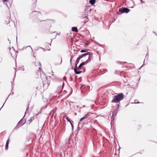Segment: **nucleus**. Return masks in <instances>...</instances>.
<instances>
[{
  "label": "nucleus",
  "mask_w": 157,
  "mask_h": 157,
  "mask_svg": "<svg viewBox=\"0 0 157 157\" xmlns=\"http://www.w3.org/2000/svg\"><path fill=\"white\" fill-rule=\"evenodd\" d=\"M124 98V95L122 93H120L114 96L111 101L112 103H117L122 100Z\"/></svg>",
  "instance_id": "obj_1"
},
{
  "label": "nucleus",
  "mask_w": 157,
  "mask_h": 157,
  "mask_svg": "<svg viewBox=\"0 0 157 157\" xmlns=\"http://www.w3.org/2000/svg\"><path fill=\"white\" fill-rule=\"evenodd\" d=\"M89 9H86L84 10V12L82 13V16L83 18H86V20L84 22V24H85L86 22L88 21V17H87V11H91V9H89V10H88Z\"/></svg>",
  "instance_id": "obj_2"
},
{
  "label": "nucleus",
  "mask_w": 157,
  "mask_h": 157,
  "mask_svg": "<svg viewBox=\"0 0 157 157\" xmlns=\"http://www.w3.org/2000/svg\"><path fill=\"white\" fill-rule=\"evenodd\" d=\"M84 54H86L85 56H86V59H87L86 61H88V63L90 62L92 58V53L87 52V53H85Z\"/></svg>",
  "instance_id": "obj_3"
},
{
  "label": "nucleus",
  "mask_w": 157,
  "mask_h": 157,
  "mask_svg": "<svg viewBox=\"0 0 157 157\" xmlns=\"http://www.w3.org/2000/svg\"><path fill=\"white\" fill-rule=\"evenodd\" d=\"M119 11V12H121L122 13H127L130 11V10L129 9L125 7H122L120 8Z\"/></svg>",
  "instance_id": "obj_4"
},
{
  "label": "nucleus",
  "mask_w": 157,
  "mask_h": 157,
  "mask_svg": "<svg viewBox=\"0 0 157 157\" xmlns=\"http://www.w3.org/2000/svg\"><path fill=\"white\" fill-rule=\"evenodd\" d=\"M64 82L63 81L62 85V86H58L56 91V92L58 94H59L60 92L62 91L63 88L64 86Z\"/></svg>",
  "instance_id": "obj_5"
},
{
  "label": "nucleus",
  "mask_w": 157,
  "mask_h": 157,
  "mask_svg": "<svg viewBox=\"0 0 157 157\" xmlns=\"http://www.w3.org/2000/svg\"><path fill=\"white\" fill-rule=\"evenodd\" d=\"M86 55V54H82L79 56L77 58L76 60V67H77V65L78 64L79 61V60L82 58L84 57Z\"/></svg>",
  "instance_id": "obj_6"
},
{
  "label": "nucleus",
  "mask_w": 157,
  "mask_h": 157,
  "mask_svg": "<svg viewBox=\"0 0 157 157\" xmlns=\"http://www.w3.org/2000/svg\"><path fill=\"white\" fill-rule=\"evenodd\" d=\"M94 114V113H91L90 112L86 114L84 116V117L85 119L88 118L90 119L91 118V116Z\"/></svg>",
  "instance_id": "obj_7"
},
{
  "label": "nucleus",
  "mask_w": 157,
  "mask_h": 157,
  "mask_svg": "<svg viewBox=\"0 0 157 157\" xmlns=\"http://www.w3.org/2000/svg\"><path fill=\"white\" fill-rule=\"evenodd\" d=\"M16 53L17 52L14 49L10 51L11 56L13 58H14L17 56Z\"/></svg>",
  "instance_id": "obj_8"
},
{
  "label": "nucleus",
  "mask_w": 157,
  "mask_h": 157,
  "mask_svg": "<svg viewBox=\"0 0 157 157\" xmlns=\"http://www.w3.org/2000/svg\"><path fill=\"white\" fill-rule=\"evenodd\" d=\"M57 109V107H54V109L52 110L50 112V115H51V117H53L54 114L56 113Z\"/></svg>",
  "instance_id": "obj_9"
},
{
  "label": "nucleus",
  "mask_w": 157,
  "mask_h": 157,
  "mask_svg": "<svg viewBox=\"0 0 157 157\" xmlns=\"http://www.w3.org/2000/svg\"><path fill=\"white\" fill-rule=\"evenodd\" d=\"M88 63V62L86 61L85 62H82L79 65L77 69L78 70L79 69H80L81 67H82V66Z\"/></svg>",
  "instance_id": "obj_10"
},
{
  "label": "nucleus",
  "mask_w": 157,
  "mask_h": 157,
  "mask_svg": "<svg viewBox=\"0 0 157 157\" xmlns=\"http://www.w3.org/2000/svg\"><path fill=\"white\" fill-rule=\"evenodd\" d=\"M35 65L36 67L39 66V69L40 70V71H41V63L39 62H38L35 63Z\"/></svg>",
  "instance_id": "obj_11"
},
{
  "label": "nucleus",
  "mask_w": 157,
  "mask_h": 157,
  "mask_svg": "<svg viewBox=\"0 0 157 157\" xmlns=\"http://www.w3.org/2000/svg\"><path fill=\"white\" fill-rule=\"evenodd\" d=\"M129 3H130V4H132V5L131 6V5H129L128 4V5L129 6L128 7L129 8H133L135 6V5L134 2L132 0H131L129 2Z\"/></svg>",
  "instance_id": "obj_12"
},
{
  "label": "nucleus",
  "mask_w": 157,
  "mask_h": 157,
  "mask_svg": "<svg viewBox=\"0 0 157 157\" xmlns=\"http://www.w3.org/2000/svg\"><path fill=\"white\" fill-rule=\"evenodd\" d=\"M74 71H75V73L76 74H80L81 73H82V71H77V69L76 68V67H75L74 69Z\"/></svg>",
  "instance_id": "obj_13"
},
{
  "label": "nucleus",
  "mask_w": 157,
  "mask_h": 157,
  "mask_svg": "<svg viewBox=\"0 0 157 157\" xmlns=\"http://www.w3.org/2000/svg\"><path fill=\"white\" fill-rule=\"evenodd\" d=\"M71 30L72 31L75 32H78V29L76 27H72L71 28Z\"/></svg>",
  "instance_id": "obj_14"
},
{
  "label": "nucleus",
  "mask_w": 157,
  "mask_h": 157,
  "mask_svg": "<svg viewBox=\"0 0 157 157\" xmlns=\"http://www.w3.org/2000/svg\"><path fill=\"white\" fill-rule=\"evenodd\" d=\"M89 2L91 5H93L95 2V0H90Z\"/></svg>",
  "instance_id": "obj_15"
},
{
  "label": "nucleus",
  "mask_w": 157,
  "mask_h": 157,
  "mask_svg": "<svg viewBox=\"0 0 157 157\" xmlns=\"http://www.w3.org/2000/svg\"><path fill=\"white\" fill-rule=\"evenodd\" d=\"M33 117H32L28 120V121L29 122V123H30L31 122Z\"/></svg>",
  "instance_id": "obj_16"
},
{
  "label": "nucleus",
  "mask_w": 157,
  "mask_h": 157,
  "mask_svg": "<svg viewBox=\"0 0 157 157\" xmlns=\"http://www.w3.org/2000/svg\"><path fill=\"white\" fill-rule=\"evenodd\" d=\"M29 106V105L28 106H27V107L26 108V110L25 112V114L27 113V112H28Z\"/></svg>",
  "instance_id": "obj_17"
},
{
  "label": "nucleus",
  "mask_w": 157,
  "mask_h": 157,
  "mask_svg": "<svg viewBox=\"0 0 157 157\" xmlns=\"http://www.w3.org/2000/svg\"><path fill=\"white\" fill-rule=\"evenodd\" d=\"M80 52L81 53H83L85 52H87V51L86 50L82 49L80 51Z\"/></svg>",
  "instance_id": "obj_18"
},
{
  "label": "nucleus",
  "mask_w": 157,
  "mask_h": 157,
  "mask_svg": "<svg viewBox=\"0 0 157 157\" xmlns=\"http://www.w3.org/2000/svg\"><path fill=\"white\" fill-rule=\"evenodd\" d=\"M8 144H6L5 148V149L6 150H7L8 149Z\"/></svg>",
  "instance_id": "obj_19"
},
{
  "label": "nucleus",
  "mask_w": 157,
  "mask_h": 157,
  "mask_svg": "<svg viewBox=\"0 0 157 157\" xmlns=\"http://www.w3.org/2000/svg\"><path fill=\"white\" fill-rule=\"evenodd\" d=\"M66 119L67 120V121H69V122H71V121H70V120H69V118H68L67 117H66Z\"/></svg>",
  "instance_id": "obj_20"
},
{
  "label": "nucleus",
  "mask_w": 157,
  "mask_h": 157,
  "mask_svg": "<svg viewBox=\"0 0 157 157\" xmlns=\"http://www.w3.org/2000/svg\"><path fill=\"white\" fill-rule=\"evenodd\" d=\"M33 12H35L37 13L38 14H41V13L40 12H37L36 11H34Z\"/></svg>",
  "instance_id": "obj_21"
},
{
  "label": "nucleus",
  "mask_w": 157,
  "mask_h": 157,
  "mask_svg": "<svg viewBox=\"0 0 157 157\" xmlns=\"http://www.w3.org/2000/svg\"><path fill=\"white\" fill-rule=\"evenodd\" d=\"M9 142H10V140H9V139L7 140L6 143V144H9Z\"/></svg>",
  "instance_id": "obj_22"
},
{
  "label": "nucleus",
  "mask_w": 157,
  "mask_h": 157,
  "mask_svg": "<svg viewBox=\"0 0 157 157\" xmlns=\"http://www.w3.org/2000/svg\"><path fill=\"white\" fill-rule=\"evenodd\" d=\"M85 119V118L83 117H82V118H81L80 119L79 121H82L83 119Z\"/></svg>",
  "instance_id": "obj_23"
},
{
  "label": "nucleus",
  "mask_w": 157,
  "mask_h": 157,
  "mask_svg": "<svg viewBox=\"0 0 157 157\" xmlns=\"http://www.w3.org/2000/svg\"><path fill=\"white\" fill-rule=\"evenodd\" d=\"M70 124H71V125L72 128V129H73V124H72V123L71 122H70Z\"/></svg>",
  "instance_id": "obj_24"
},
{
  "label": "nucleus",
  "mask_w": 157,
  "mask_h": 157,
  "mask_svg": "<svg viewBox=\"0 0 157 157\" xmlns=\"http://www.w3.org/2000/svg\"><path fill=\"white\" fill-rule=\"evenodd\" d=\"M9 22H10L9 21H6V22H5V23L6 24H9Z\"/></svg>",
  "instance_id": "obj_25"
},
{
  "label": "nucleus",
  "mask_w": 157,
  "mask_h": 157,
  "mask_svg": "<svg viewBox=\"0 0 157 157\" xmlns=\"http://www.w3.org/2000/svg\"><path fill=\"white\" fill-rule=\"evenodd\" d=\"M13 83H14V82L13 81V82H12V89H13Z\"/></svg>",
  "instance_id": "obj_26"
},
{
  "label": "nucleus",
  "mask_w": 157,
  "mask_h": 157,
  "mask_svg": "<svg viewBox=\"0 0 157 157\" xmlns=\"http://www.w3.org/2000/svg\"><path fill=\"white\" fill-rule=\"evenodd\" d=\"M70 80L71 81H73V78L71 76H70Z\"/></svg>",
  "instance_id": "obj_27"
},
{
  "label": "nucleus",
  "mask_w": 157,
  "mask_h": 157,
  "mask_svg": "<svg viewBox=\"0 0 157 157\" xmlns=\"http://www.w3.org/2000/svg\"><path fill=\"white\" fill-rule=\"evenodd\" d=\"M63 80H66V77L65 76H64L63 78Z\"/></svg>",
  "instance_id": "obj_28"
},
{
  "label": "nucleus",
  "mask_w": 157,
  "mask_h": 157,
  "mask_svg": "<svg viewBox=\"0 0 157 157\" xmlns=\"http://www.w3.org/2000/svg\"><path fill=\"white\" fill-rule=\"evenodd\" d=\"M4 2H7L9 0H3Z\"/></svg>",
  "instance_id": "obj_29"
},
{
  "label": "nucleus",
  "mask_w": 157,
  "mask_h": 157,
  "mask_svg": "<svg viewBox=\"0 0 157 157\" xmlns=\"http://www.w3.org/2000/svg\"><path fill=\"white\" fill-rule=\"evenodd\" d=\"M137 101V100H135V103H139V102H138Z\"/></svg>",
  "instance_id": "obj_30"
},
{
  "label": "nucleus",
  "mask_w": 157,
  "mask_h": 157,
  "mask_svg": "<svg viewBox=\"0 0 157 157\" xmlns=\"http://www.w3.org/2000/svg\"><path fill=\"white\" fill-rule=\"evenodd\" d=\"M117 63H119V64H120L121 62H119V61H117Z\"/></svg>",
  "instance_id": "obj_31"
},
{
  "label": "nucleus",
  "mask_w": 157,
  "mask_h": 157,
  "mask_svg": "<svg viewBox=\"0 0 157 157\" xmlns=\"http://www.w3.org/2000/svg\"><path fill=\"white\" fill-rule=\"evenodd\" d=\"M72 59V58H71V59H70V63H71V62Z\"/></svg>",
  "instance_id": "obj_32"
},
{
  "label": "nucleus",
  "mask_w": 157,
  "mask_h": 157,
  "mask_svg": "<svg viewBox=\"0 0 157 157\" xmlns=\"http://www.w3.org/2000/svg\"><path fill=\"white\" fill-rule=\"evenodd\" d=\"M140 1H141V2L142 3H144V2H143V1L142 0H140Z\"/></svg>",
  "instance_id": "obj_33"
},
{
  "label": "nucleus",
  "mask_w": 157,
  "mask_h": 157,
  "mask_svg": "<svg viewBox=\"0 0 157 157\" xmlns=\"http://www.w3.org/2000/svg\"><path fill=\"white\" fill-rule=\"evenodd\" d=\"M83 58H85V59H86V60L87 59H86V56H85Z\"/></svg>",
  "instance_id": "obj_34"
},
{
  "label": "nucleus",
  "mask_w": 157,
  "mask_h": 157,
  "mask_svg": "<svg viewBox=\"0 0 157 157\" xmlns=\"http://www.w3.org/2000/svg\"><path fill=\"white\" fill-rule=\"evenodd\" d=\"M118 105V106H117V109H118V108L119 107V104H118V105Z\"/></svg>",
  "instance_id": "obj_35"
},
{
  "label": "nucleus",
  "mask_w": 157,
  "mask_h": 157,
  "mask_svg": "<svg viewBox=\"0 0 157 157\" xmlns=\"http://www.w3.org/2000/svg\"><path fill=\"white\" fill-rule=\"evenodd\" d=\"M123 74V72H121V74H120V75H122Z\"/></svg>",
  "instance_id": "obj_36"
},
{
  "label": "nucleus",
  "mask_w": 157,
  "mask_h": 157,
  "mask_svg": "<svg viewBox=\"0 0 157 157\" xmlns=\"http://www.w3.org/2000/svg\"><path fill=\"white\" fill-rule=\"evenodd\" d=\"M51 21L53 22L54 23V21L53 20H52Z\"/></svg>",
  "instance_id": "obj_37"
},
{
  "label": "nucleus",
  "mask_w": 157,
  "mask_h": 157,
  "mask_svg": "<svg viewBox=\"0 0 157 157\" xmlns=\"http://www.w3.org/2000/svg\"><path fill=\"white\" fill-rule=\"evenodd\" d=\"M113 115H114V113H113H113H112V115H113Z\"/></svg>",
  "instance_id": "obj_38"
},
{
  "label": "nucleus",
  "mask_w": 157,
  "mask_h": 157,
  "mask_svg": "<svg viewBox=\"0 0 157 157\" xmlns=\"http://www.w3.org/2000/svg\"><path fill=\"white\" fill-rule=\"evenodd\" d=\"M22 70L23 71H24V69H22Z\"/></svg>",
  "instance_id": "obj_39"
},
{
  "label": "nucleus",
  "mask_w": 157,
  "mask_h": 157,
  "mask_svg": "<svg viewBox=\"0 0 157 157\" xmlns=\"http://www.w3.org/2000/svg\"><path fill=\"white\" fill-rule=\"evenodd\" d=\"M62 60H61V62H60V64H61V63H62Z\"/></svg>",
  "instance_id": "obj_40"
},
{
  "label": "nucleus",
  "mask_w": 157,
  "mask_h": 157,
  "mask_svg": "<svg viewBox=\"0 0 157 157\" xmlns=\"http://www.w3.org/2000/svg\"><path fill=\"white\" fill-rule=\"evenodd\" d=\"M85 107V105H84V106H83V107Z\"/></svg>",
  "instance_id": "obj_41"
},
{
  "label": "nucleus",
  "mask_w": 157,
  "mask_h": 157,
  "mask_svg": "<svg viewBox=\"0 0 157 157\" xmlns=\"http://www.w3.org/2000/svg\"><path fill=\"white\" fill-rule=\"evenodd\" d=\"M50 49H48V51H50Z\"/></svg>",
  "instance_id": "obj_42"
},
{
  "label": "nucleus",
  "mask_w": 157,
  "mask_h": 157,
  "mask_svg": "<svg viewBox=\"0 0 157 157\" xmlns=\"http://www.w3.org/2000/svg\"><path fill=\"white\" fill-rule=\"evenodd\" d=\"M33 57H35V56L34 55H33Z\"/></svg>",
  "instance_id": "obj_43"
},
{
  "label": "nucleus",
  "mask_w": 157,
  "mask_h": 157,
  "mask_svg": "<svg viewBox=\"0 0 157 157\" xmlns=\"http://www.w3.org/2000/svg\"><path fill=\"white\" fill-rule=\"evenodd\" d=\"M31 48V49H32V51H33V49H32V48Z\"/></svg>",
  "instance_id": "obj_44"
},
{
  "label": "nucleus",
  "mask_w": 157,
  "mask_h": 157,
  "mask_svg": "<svg viewBox=\"0 0 157 157\" xmlns=\"http://www.w3.org/2000/svg\"><path fill=\"white\" fill-rule=\"evenodd\" d=\"M42 21H45V20H42Z\"/></svg>",
  "instance_id": "obj_45"
},
{
  "label": "nucleus",
  "mask_w": 157,
  "mask_h": 157,
  "mask_svg": "<svg viewBox=\"0 0 157 157\" xmlns=\"http://www.w3.org/2000/svg\"><path fill=\"white\" fill-rule=\"evenodd\" d=\"M55 33V32H53V33Z\"/></svg>",
  "instance_id": "obj_46"
}]
</instances>
